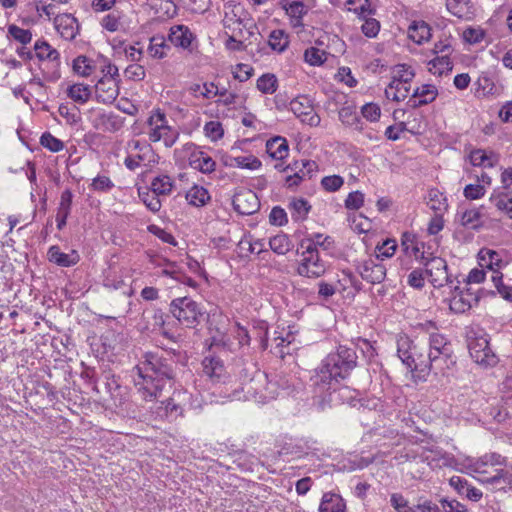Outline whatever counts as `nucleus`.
<instances>
[{"label": "nucleus", "instance_id": "nucleus-1", "mask_svg": "<svg viewBox=\"0 0 512 512\" xmlns=\"http://www.w3.org/2000/svg\"><path fill=\"white\" fill-rule=\"evenodd\" d=\"M181 352L174 349L158 352H146L143 360L134 370V386L139 396L145 401L156 400L168 385L172 387L176 381L178 363Z\"/></svg>", "mask_w": 512, "mask_h": 512}, {"label": "nucleus", "instance_id": "nucleus-2", "mask_svg": "<svg viewBox=\"0 0 512 512\" xmlns=\"http://www.w3.org/2000/svg\"><path fill=\"white\" fill-rule=\"evenodd\" d=\"M356 350L345 345H339L335 351L330 352L315 369L311 377L312 385L317 390L331 389L349 378L351 372L357 367Z\"/></svg>", "mask_w": 512, "mask_h": 512}, {"label": "nucleus", "instance_id": "nucleus-3", "mask_svg": "<svg viewBox=\"0 0 512 512\" xmlns=\"http://www.w3.org/2000/svg\"><path fill=\"white\" fill-rule=\"evenodd\" d=\"M169 313L186 328H196L208 315L200 304L190 297H178L169 304Z\"/></svg>", "mask_w": 512, "mask_h": 512}, {"label": "nucleus", "instance_id": "nucleus-4", "mask_svg": "<svg viewBox=\"0 0 512 512\" xmlns=\"http://www.w3.org/2000/svg\"><path fill=\"white\" fill-rule=\"evenodd\" d=\"M315 393L319 394L315 403L317 408L321 411L344 403L355 407L356 403L360 402L359 391L351 389L346 385H333L331 389H315Z\"/></svg>", "mask_w": 512, "mask_h": 512}, {"label": "nucleus", "instance_id": "nucleus-5", "mask_svg": "<svg viewBox=\"0 0 512 512\" xmlns=\"http://www.w3.org/2000/svg\"><path fill=\"white\" fill-rule=\"evenodd\" d=\"M467 347L471 358L475 363L483 367H494L499 361L497 355L490 348L489 338L486 333L469 332Z\"/></svg>", "mask_w": 512, "mask_h": 512}, {"label": "nucleus", "instance_id": "nucleus-6", "mask_svg": "<svg viewBox=\"0 0 512 512\" xmlns=\"http://www.w3.org/2000/svg\"><path fill=\"white\" fill-rule=\"evenodd\" d=\"M433 356L427 349L416 347L409 358V362H405L407 368L415 373V377L420 381H426L429 374L432 372Z\"/></svg>", "mask_w": 512, "mask_h": 512}, {"label": "nucleus", "instance_id": "nucleus-7", "mask_svg": "<svg viewBox=\"0 0 512 512\" xmlns=\"http://www.w3.org/2000/svg\"><path fill=\"white\" fill-rule=\"evenodd\" d=\"M183 150L188 154V164L191 168L203 174H210L215 171L216 162L194 143H186Z\"/></svg>", "mask_w": 512, "mask_h": 512}, {"label": "nucleus", "instance_id": "nucleus-8", "mask_svg": "<svg viewBox=\"0 0 512 512\" xmlns=\"http://www.w3.org/2000/svg\"><path fill=\"white\" fill-rule=\"evenodd\" d=\"M290 110L301 122L316 127L320 124V117L315 112L312 100L307 96H299L290 102Z\"/></svg>", "mask_w": 512, "mask_h": 512}, {"label": "nucleus", "instance_id": "nucleus-9", "mask_svg": "<svg viewBox=\"0 0 512 512\" xmlns=\"http://www.w3.org/2000/svg\"><path fill=\"white\" fill-rule=\"evenodd\" d=\"M233 209L240 215H252L260 208L256 193L250 189H241L232 198Z\"/></svg>", "mask_w": 512, "mask_h": 512}, {"label": "nucleus", "instance_id": "nucleus-10", "mask_svg": "<svg viewBox=\"0 0 512 512\" xmlns=\"http://www.w3.org/2000/svg\"><path fill=\"white\" fill-rule=\"evenodd\" d=\"M424 266L426 267L425 272L431 277L430 281L434 287H442L445 284L452 283L445 259L441 257H431L424 263Z\"/></svg>", "mask_w": 512, "mask_h": 512}, {"label": "nucleus", "instance_id": "nucleus-11", "mask_svg": "<svg viewBox=\"0 0 512 512\" xmlns=\"http://www.w3.org/2000/svg\"><path fill=\"white\" fill-rule=\"evenodd\" d=\"M357 272L363 280L371 284H379L386 277V268L383 264L377 262V259H367L357 264Z\"/></svg>", "mask_w": 512, "mask_h": 512}, {"label": "nucleus", "instance_id": "nucleus-12", "mask_svg": "<svg viewBox=\"0 0 512 512\" xmlns=\"http://www.w3.org/2000/svg\"><path fill=\"white\" fill-rule=\"evenodd\" d=\"M297 274L307 278H319L326 272L325 262L319 254L304 256L297 267Z\"/></svg>", "mask_w": 512, "mask_h": 512}, {"label": "nucleus", "instance_id": "nucleus-13", "mask_svg": "<svg viewBox=\"0 0 512 512\" xmlns=\"http://www.w3.org/2000/svg\"><path fill=\"white\" fill-rule=\"evenodd\" d=\"M55 29L66 40H73L79 33V23L70 13L56 15L53 19Z\"/></svg>", "mask_w": 512, "mask_h": 512}, {"label": "nucleus", "instance_id": "nucleus-14", "mask_svg": "<svg viewBox=\"0 0 512 512\" xmlns=\"http://www.w3.org/2000/svg\"><path fill=\"white\" fill-rule=\"evenodd\" d=\"M456 294L451 298L449 308L456 314H462L469 311L474 304L473 296L475 292L471 288L461 290L458 286L455 288Z\"/></svg>", "mask_w": 512, "mask_h": 512}, {"label": "nucleus", "instance_id": "nucleus-15", "mask_svg": "<svg viewBox=\"0 0 512 512\" xmlns=\"http://www.w3.org/2000/svg\"><path fill=\"white\" fill-rule=\"evenodd\" d=\"M96 99L101 103H112L118 97V81L108 79L107 75H104L98 80L95 85Z\"/></svg>", "mask_w": 512, "mask_h": 512}, {"label": "nucleus", "instance_id": "nucleus-16", "mask_svg": "<svg viewBox=\"0 0 512 512\" xmlns=\"http://www.w3.org/2000/svg\"><path fill=\"white\" fill-rule=\"evenodd\" d=\"M196 39L195 35L185 25H175L170 28L168 40L175 47H180L191 51L192 42Z\"/></svg>", "mask_w": 512, "mask_h": 512}, {"label": "nucleus", "instance_id": "nucleus-17", "mask_svg": "<svg viewBox=\"0 0 512 512\" xmlns=\"http://www.w3.org/2000/svg\"><path fill=\"white\" fill-rule=\"evenodd\" d=\"M282 8L290 17L293 27H303V17L308 13V6L300 0H281Z\"/></svg>", "mask_w": 512, "mask_h": 512}, {"label": "nucleus", "instance_id": "nucleus-18", "mask_svg": "<svg viewBox=\"0 0 512 512\" xmlns=\"http://www.w3.org/2000/svg\"><path fill=\"white\" fill-rule=\"evenodd\" d=\"M47 258L49 262L60 267H72L80 261V255L76 250L63 253L58 245H53L48 249Z\"/></svg>", "mask_w": 512, "mask_h": 512}, {"label": "nucleus", "instance_id": "nucleus-19", "mask_svg": "<svg viewBox=\"0 0 512 512\" xmlns=\"http://www.w3.org/2000/svg\"><path fill=\"white\" fill-rule=\"evenodd\" d=\"M457 358L453 353V350L444 351L439 355L433 354L432 360V372L435 375L446 376L449 375L450 371H453L456 367Z\"/></svg>", "mask_w": 512, "mask_h": 512}, {"label": "nucleus", "instance_id": "nucleus-20", "mask_svg": "<svg viewBox=\"0 0 512 512\" xmlns=\"http://www.w3.org/2000/svg\"><path fill=\"white\" fill-rule=\"evenodd\" d=\"M105 390L114 401L115 406L124 404L127 398V388L119 383V378L110 373L105 375Z\"/></svg>", "mask_w": 512, "mask_h": 512}, {"label": "nucleus", "instance_id": "nucleus-21", "mask_svg": "<svg viewBox=\"0 0 512 512\" xmlns=\"http://www.w3.org/2000/svg\"><path fill=\"white\" fill-rule=\"evenodd\" d=\"M203 371L211 378L212 381L217 383H225L227 378L223 362L216 357L205 358L203 360Z\"/></svg>", "mask_w": 512, "mask_h": 512}, {"label": "nucleus", "instance_id": "nucleus-22", "mask_svg": "<svg viewBox=\"0 0 512 512\" xmlns=\"http://www.w3.org/2000/svg\"><path fill=\"white\" fill-rule=\"evenodd\" d=\"M266 152L274 160H284L289 153L288 141L284 137L274 136L266 142Z\"/></svg>", "mask_w": 512, "mask_h": 512}, {"label": "nucleus", "instance_id": "nucleus-23", "mask_svg": "<svg viewBox=\"0 0 512 512\" xmlns=\"http://www.w3.org/2000/svg\"><path fill=\"white\" fill-rule=\"evenodd\" d=\"M72 199L73 194L70 189H66L62 192L56 215L57 228L59 230H62L66 226L67 218L71 212Z\"/></svg>", "mask_w": 512, "mask_h": 512}, {"label": "nucleus", "instance_id": "nucleus-24", "mask_svg": "<svg viewBox=\"0 0 512 512\" xmlns=\"http://www.w3.org/2000/svg\"><path fill=\"white\" fill-rule=\"evenodd\" d=\"M396 75L393 76L392 81L388 84V86L385 89V95L387 98L390 97V90L394 88V84H403V85H410V82L413 80L415 76L414 70L406 65V64H399L395 67Z\"/></svg>", "mask_w": 512, "mask_h": 512}, {"label": "nucleus", "instance_id": "nucleus-25", "mask_svg": "<svg viewBox=\"0 0 512 512\" xmlns=\"http://www.w3.org/2000/svg\"><path fill=\"white\" fill-rule=\"evenodd\" d=\"M478 480L483 484L490 485H499L503 483L502 486L498 487L499 491L506 492L508 489L512 490V471L510 470L497 469L493 476L483 477Z\"/></svg>", "mask_w": 512, "mask_h": 512}, {"label": "nucleus", "instance_id": "nucleus-26", "mask_svg": "<svg viewBox=\"0 0 512 512\" xmlns=\"http://www.w3.org/2000/svg\"><path fill=\"white\" fill-rule=\"evenodd\" d=\"M346 503L344 499L335 493H324L319 505V512H345Z\"/></svg>", "mask_w": 512, "mask_h": 512}, {"label": "nucleus", "instance_id": "nucleus-27", "mask_svg": "<svg viewBox=\"0 0 512 512\" xmlns=\"http://www.w3.org/2000/svg\"><path fill=\"white\" fill-rule=\"evenodd\" d=\"M339 119L344 125L352 127L357 131L364 129V122L358 115L355 106L349 105L342 107L339 110Z\"/></svg>", "mask_w": 512, "mask_h": 512}, {"label": "nucleus", "instance_id": "nucleus-28", "mask_svg": "<svg viewBox=\"0 0 512 512\" xmlns=\"http://www.w3.org/2000/svg\"><path fill=\"white\" fill-rule=\"evenodd\" d=\"M478 263L482 268H487L491 271H494L495 267H501L503 260L497 251L488 248H482L478 252Z\"/></svg>", "mask_w": 512, "mask_h": 512}, {"label": "nucleus", "instance_id": "nucleus-29", "mask_svg": "<svg viewBox=\"0 0 512 512\" xmlns=\"http://www.w3.org/2000/svg\"><path fill=\"white\" fill-rule=\"evenodd\" d=\"M291 210V217L295 222L304 221L307 219L311 210V205L304 198H294L288 205Z\"/></svg>", "mask_w": 512, "mask_h": 512}, {"label": "nucleus", "instance_id": "nucleus-30", "mask_svg": "<svg viewBox=\"0 0 512 512\" xmlns=\"http://www.w3.org/2000/svg\"><path fill=\"white\" fill-rule=\"evenodd\" d=\"M36 57L40 60L56 61L59 63L60 53L54 49L47 41L37 40L34 44Z\"/></svg>", "mask_w": 512, "mask_h": 512}, {"label": "nucleus", "instance_id": "nucleus-31", "mask_svg": "<svg viewBox=\"0 0 512 512\" xmlns=\"http://www.w3.org/2000/svg\"><path fill=\"white\" fill-rule=\"evenodd\" d=\"M270 249L278 255H286L293 248V242L283 232L278 233L269 240Z\"/></svg>", "mask_w": 512, "mask_h": 512}, {"label": "nucleus", "instance_id": "nucleus-32", "mask_svg": "<svg viewBox=\"0 0 512 512\" xmlns=\"http://www.w3.org/2000/svg\"><path fill=\"white\" fill-rule=\"evenodd\" d=\"M289 35L283 29L273 30L268 38L269 47L278 53L284 52L289 46Z\"/></svg>", "mask_w": 512, "mask_h": 512}, {"label": "nucleus", "instance_id": "nucleus-33", "mask_svg": "<svg viewBox=\"0 0 512 512\" xmlns=\"http://www.w3.org/2000/svg\"><path fill=\"white\" fill-rule=\"evenodd\" d=\"M409 38L417 43L422 44L424 41L429 40L431 37V28L430 26L424 22H414L410 25L408 30Z\"/></svg>", "mask_w": 512, "mask_h": 512}, {"label": "nucleus", "instance_id": "nucleus-34", "mask_svg": "<svg viewBox=\"0 0 512 512\" xmlns=\"http://www.w3.org/2000/svg\"><path fill=\"white\" fill-rule=\"evenodd\" d=\"M452 349L451 343L446 337L439 333H432L429 336V348L427 349L432 355H439Z\"/></svg>", "mask_w": 512, "mask_h": 512}, {"label": "nucleus", "instance_id": "nucleus-35", "mask_svg": "<svg viewBox=\"0 0 512 512\" xmlns=\"http://www.w3.org/2000/svg\"><path fill=\"white\" fill-rule=\"evenodd\" d=\"M416 347L417 345L407 335H400L397 338V355L403 364L409 362V358H411V354Z\"/></svg>", "mask_w": 512, "mask_h": 512}, {"label": "nucleus", "instance_id": "nucleus-36", "mask_svg": "<svg viewBox=\"0 0 512 512\" xmlns=\"http://www.w3.org/2000/svg\"><path fill=\"white\" fill-rule=\"evenodd\" d=\"M186 199L191 205L201 207L210 199V195L207 189L195 185L186 193Z\"/></svg>", "mask_w": 512, "mask_h": 512}, {"label": "nucleus", "instance_id": "nucleus-37", "mask_svg": "<svg viewBox=\"0 0 512 512\" xmlns=\"http://www.w3.org/2000/svg\"><path fill=\"white\" fill-rule=\"evenodd\" d=\"M68 97L76 103H86L90 96L91 90L88 85L85 84H73L67 89Z\"/></svg>", "mask_w": 512, "mask_h": 512}, {"label": "nucleus", "instance_id": "nucleus-38", "mask_svg": "<svg viewBox=\"0 0 512 512\" xmlns=\"http://www.w3.org/2000/svg\"><path fill=\"white\" fill-rule=\"evenodd\" d=\"M428 205L436 213H442L448 208L447 198L438 189L433 188L428 192Z\"/></svg>", "mask_w": 512, "mask_h": 512}, {"label": "nucleus", "instance_id": "nucleus-39", "mask_svg": "<svg viewBox=\"0 0 512 512\" xmlns=\"http://www.w3.org/2000/svg\"><path fill=\"white\" fill-rule=\"evenodd\" d=\"M428 65L431 66L429 71L432 72V70L435 69L433 73L438 74L439 76L444 72H450L453 69V64L448 54L435 57L429 61Z\"/></svg>", "mask_w": 512, "mask_h": 512}, {"label": "nucleus", "instance_id": "nucleus-40", "mask_svg": "<svg viewBox=\"0 0 512 512\" xmlns=\"http://www.w3.org/2000/svg\"><path fill=\"white\" fill-rule=\"evenodd\" d=\"M277 87V77L272 73L263 74L257 79V89L264 94H273Z\"/></svg>", "mask_w": 512, "mask_h": 512}, {"label": "nucleus", "instance_id": "nucleus-41", "mask_svg": "<svg viewBox=\"0 0 512 512\" xmlns=\"http://www.w3.org/2000/svg\"><path fill=\"white\" fill-rule=\"evenodd\" d=\"M173 181L168 175L157 176L151 182V191L158 195H167L171 192Z\"/></svg>", "mask_w": 512, "mask_h": 512}, {"label": "nucleus", "instance_id": "nucleus-42", "mask_svg": "<svg viewBox=\"0 0 512 512\" xmlns=\"http://www.w3.org/2000/svg\"><path fill=\"white\" fill-rule=\"evenodd\" d=\"M328 53L316 47H309L304 52V60L311 66H320L327 60Z\"/></svg>", "mask_w": 512, "mask_h": 512}, {"label": "nucleus", "instance_id": "nucleus-43", "mask_svg": "<svg viewBox=\"0 0 512 512\" xmlns=\"http://www.w3.org/2000/svg\"><path fill=\"white\" fill-rule=\"evenodd\" d=\"M481 213L477 209L466 210L461 215V225L471 229H479L482 224L479 222Z\"/></svg>", "mask_w": 512, "mask_h": 512}, {"label": "nucleus", "instance_id": "nucleus-44", "mask_svg": "<svg viewBox=\"0 0 512 512\" xmlns=\"http://www.w3.org/2000/svg\"><path fill=\"white\" fill-rule=\"evenodd\" d=\"M8 34L19 43L26 45L32 40V33L28 29H22L15 24L8 26Z\"/></svg>", "mask_w": 512, "mask_h": 512}, {"label": "nucleus", "instance_id": "nucleus-45", "mask_svg": "<svg viewBox=\"0 0 512 512\" xmlns=\"http://www.w3.org/2000/svg\"><path fill=\"white\" fill-rule=\"evenodd\" d=\"M151 55L155 58H163L166 56L165 49H170V45L166 43V40L160 36H154L150 43Z\"/></svg>", "mask_w": 512, "mask_h": 512}, {"label": "nucleus", "instance_id": "nucleus-46", "mask_svg": "<svg viewBox=\"0 0 512 512\" xmlns=\"http://www.w3.org/2000/svg\"><path fill=\"white\" fill-rule=\"evenodd\" d=\"M40 144L51 152H59L64 148V143L50 132H44L41 135Z\"/></svg>", "mask_w": 512, "mask_h": 512}, {"label": "nucleus", "instance_id": "nucleus-47", "mask_svg": "<svg viewBox=\"0 0 512 512\" xmlns=\"http://www.w3.org/2000/svg\"><path fill=\"white\" fill-rule=\"evenodd\" d=\"M229 159L235 163V166L249 170L259 169L262 165V162L255 156L229 157Z\"/></svg>", "mask_w": 512, "mask_h": 512}, {"label": "nucleus", "instance_id": "nucleus-48", "mask_svg": "<svg viewBox=\"0 0 512 512\" xmlns=\"http://www.w3.org/2000/svg\"><path fill=\"white\" fill-rule=\"evenodd\" d=\"M414 97L419 99H426L429 103H432L438 96V90L434 85L424 84L421 87L416 88L413 91Z\"/></svg>", "mask_w": 512, "mask_h": 512}, {"label": "nucleus", "instance_id": "nucleus-49", "mask_svg": "<svg viewBox=\"0 0 512 512\" xmlns=\"http://www.w3.org/2000/svg\"><path fill=\"white\" fill-rule=\"evenodd\" d=\"M470 162L473 166L493 167L487 153L483 149H474L469 155Z\"/></svg>", "mask_w": 512, "mask_h": 512}, {"label": "nucleus", "instance_id": "nucleus-50", "mask_svg": "<svg viewBox=\"0 0 512 512\" xmlns=\"http://www.w3.org/2000/svg\"><path fill=\"white\" fill-rule=\"evenodd\" d=\"M477 92L483 96L493 95L496 91V87L492 78L487 74H482L477 80Z\"/></svg>", "mask_w": 512, "mask_h": 512}, {"label": "nucleus", "instance_id": "nucleus-51", "mask_svg": "<svg viewBox=\"0 0 512 512\" xmlns=\"http://www.w3.org/2000/svg\"><path fill=\"white\" fill-rule=\"evenodd\" d=\"M139 196L145 206L152 212H158L161 208V201L159 199V195L154 193L153 191H147L143 193H139Z\"/></svg>", "mask_w": 512, "mask_h": 512}, {"label": "nucleus", "instance_id": "nucleus-52", "mask_svg": "<svg viewBox=\"0 0 512 512\" xmlns=\"http://www.w3.org/2000/svg\"><path fill=\"white\" fill-rule=\"evenodd\" d=\"M92 69L93 67L90 64V60L84 55H80L73 60V70L81 76L85 77L90 75Z\"/></svg>", "mask_w": 512, "mask_h": 512}, {"label": "nucleus", "instance_id": "nucleus-53", "mask_svg": "<svg viewBox=\"0 0 512 512\" xmlns=\"http://www.w3.org/2000/svg\"><path fill=\"white\" fill-rule=\"evenodd\" d=\"M162 404L164 405V415L170 420H175L183 415V408L175 403L173 398L162 401Z\"/></svg>", "mask_w": 512, "mask_h": 512}, {"label": "nucleus", "instance_id": "nucleus-54", "mask_svg": "<svg viewBox=\"0 0 512 512\" xmlns=\"http://www.w3.org/2000/svg\"><path fill=\"white\" fill-rule=\"evenodd\" d=\"M489 200L498 210L508 214V209L512 205V196L509 197L507 193L492 194Z\"/></svg>", "mask_w": 512, "mask_h": 512}, {"label": "nucleus", "instance_id": "nucleus-55", "mask_svg": "<svg viewBox=\"0 0 512 512\" xmlns=\"http://www.w3.org/2000/svg\"><path fill=\"white\" fill-rule=\"evenodd\" d=\"M205 135L212 141L221 139L224 135L222 124L219 121H209L204 126Z\"/></svg>", "mask_w": 512, "mask_h": 512}, {"label": "nucleus", "instance_id": "nucleus-56", "mask_svg": "<svg viewBox=\"0 0 512 512\" xmlns=\"http://www.w3.org/2000/svg\"><path fill=\"white\" fill-rule=\"evenodd\" d=\"M269 222L271 225L278 227L286 225L288 223L286 211L280 206L273 207L269 214Z\"/></svg>", "mask_w": 512, "mask_h": 512}, {"label": "nucleus", "instance_id": "nucleus-57", "mask_svg": "<svg viewBox=\"0 0 512 512\" xmlns=\"http://www.w3.org/2000/svg\"><path fill=\"white\" fill-rule=\"evenodd\" d=\"M361 115L370 122L378 121L381 115V109L378 104L370 102L361 107Z\"/></svg>", "mask_w": 512, "mask_h": 512}, {"label": "nucleus", "instance_id": "nucleus-58", "mask_svg": "<svg viewBox=\"0 0 512 512\" xmlns=\"http://www.w3.org/2000/svg\"><path fill=\"white\" fill-rule=\"evenodd\" d=\"M344 184V180L339 175L325 176L321 180L322 187L328 192L339 190Z\"/></svg>", "mask_w": 512, "mask_h": 512}, {"label": "nucleus", "instance_id": "nucleus-59", "mask_svg": "<svg viewBox=\"0 0 512 512\" xmlns=\"http://www.w3.org/2000/svg\"><path fill=\"white\" fill-rule=\"evenodd\" d=\"M148 231L150 233H152L153 235H155L156 237H158L164 243H167V244H170L173 246L177 245V241L174 238V236L171 233L167 232L165 229H163L157 225H154V224L149 225Z\"/></svg>", "mask_w": 512, "mask_h": 512}, {"label": "nucleus", "instance_id": "nucleus-60", "mask_svg": "<svg viewBox=\"0 0 512 512\" xmlns=\"http://www.w3.org/2000/svg\"><path fill=\"white\" fill-rule=\"evenodd\" d=\"M364 194L360 191L350 192L345 199V207L348 210H358L363 206Z\"/></svg>", "mask_w": 512, "mask_h": 512}, {"label": "nucleus", "instance_id": "nucleus-61", "mask_svg": "<svg viewBox=\"0 0 512 512\" xmlns=\"http://www.w3.org/2000/svg\"><path fill=\"white\" fill-rule=\"evenodd\" d=\"M485 36V31L481 28L468 27L463 32V38L469 44L480 43Z\"/></svg>", "mask_w": 512, "mask_h": 512}, {"label": "nucleus", "instance_id": "nucleus-62", "mask_svg": "<svg viewBox=\"0 0 512 512\" xmlns=\"http://www.w3.org/2000/svg\"><path fill=\"white\" fill-rule=\"evenodd\" d=\"M91 187L95 191L107 192L114 187V183L109 177L98 175L92 180Z\"/></svg>", "mask_w": 512, "mask_h": 512}, {"label": "nucleus", "instance_id": "nucleus-63", "mask_svg": "<svg viewBox=\"0 0 512 512\" xmlns=\"http://www.w3.org/2000/svg\"><path fill=\"white\" fill-rule=\"evenodd\" d=\"M361 30L366 37H376L380 30V23L375 18H367L365 19Z\"/></svg>", "mask_w": 512, "mask_h": 512}, {"label": "nucleus", "instance_id": "nucleus-64", "mask_svg": "<svg viewBox=\"0 0 512 512\" xmlns=\"http://www.w3.org/2000/svg\"><path fill=\"white\" fill-rule=\"evenodd\" d=\"M124 75L129 80L141 81L145 77V69L139 64H130L125 69Z\"/></svg>", "mask_w": 512, "mask_h": 512}]
</instances>
